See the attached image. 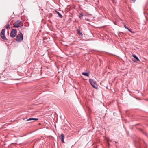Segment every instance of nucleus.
Returning a JSON list of instances; mask_svg holds the SVG:
<instances>
[{
	"mask_svg": "<svg viewBox=\"0 0 148 148\" xmlns=\"http://www.w3.org/2000/svg\"><path fill=\"white\" fill-rule=\"evenodd\" d=\"M5 29H3L1 31L0 33V36L1 38L4 40H7V39L5 36Z\"/></svg>",
	"mask_w": 148,
	"mask_h": 148,
	"instance_id": "obj_5",
	"label": "nucleus"
},
{
	"mask_svg": "<svg viewBox=\"0 0 148 148\" xmlns=\"http://www.w3.org/2000/svg\"><path fill=\"white\" fill-rule=\"evenodd\" d=\"M77 33L79 35H80L81 36H83V35L82 33L80 31L79 29H77Z\"/></svg>",
	"mask_w": 148,
	"mask_h": 148,
	"instance_id": "obj_9",
	"label": "nucleus"
},
{
	"mask_svg": "<svg viewBox=\"0 0 148 148\" xmlns=\"http://www.w3.org/2000/svg\"><path fill=\"white\" fill-rule=\"evenodd\" d=\"M38 120V118H29L27 119V121H32V120Z\"/></svg>",
	"mask_w": 148,
	"mask_h": 148,
	"instance_id": "obj_8",
	"label": "nucleus"
},
{
	"mask_svg": "<svg viewBox=\"0 0 148 148\" xmlns=\"http://www.w3.org/2000/svg\"><path fill=\"white\" fill-rule=\"evenodd\" d=\"M127 29L130 32L132 33H134V32H133L130 29H129V28H128V29Z\"/></svg>",
	"mask_w": 148,
	"mask_h": 148,
	"instance_id": "obj_14",
	"label": "nucleus"
},
{
	"mask_svg": "<svg viewBox=\"0 0 148 148\" xmlns=\"http://www.w3.org/2000/svg\"><path fill=\"white\" fill-rule=\"evenodd\" d=\"M82 75H84L86 76H89V73H88L86 72H83L82 73Z\"/></svg>",
	"mask_w": 148,
	"mask_h": 148,
	"instance_id": "obj_10",
	"label": "nucleus"
},
{
	"mask_svg": "<svg viewBox=\"0 0 148 148\" xmlns=\"http://www.w3.org/2000/svg\"><path fill=\"white\" fill-rule=\"evenodd\" d=\"M17 33V30L16 29H12L10 33V36L12 38L14 37Z\"/></svg>",
	"mask_w": 148,
	"mask_h": 148,
	"instance_id": "obj_4",
	"label": "nucleus"
},
{
	"mask_svg": "<svg viewBox=\"0 0 148 148\" xmlns=\"http://www.w3.org/2000/svg\"><path fill=\"white\" fill-rule=\"evenodd\" d=\"M84 16L83 14L82 13H81L80 14L79 16V18L80 19H81L82 17Z\"/></svg>",
	"mask_w": 148,
	"mask_h": 148,
	"instance_id": "obj_11",
	"label": "nucleus"
},
{
	"mask_svg": "<svg viewBox=\"0 0 148 148\" xmlns=\"http://www.w3.org/2000/svg\"><path fill=\"white\" fill-rule=\"evenodd\" d=\"M50 16H52V14H50Z\"/></svg>",
	"mask_w": 148,
	"mask_h": 148,
	"instance_id": "obj_16",
	"label": "nucleus"
},
{
	"mask_svg": "<svg viewBox=\"0 0 148 148\" xmlns=\"http://www.w3.org/2000/svg\"><path fill=\"white\" fill-rule=\"evenodd\" d=\"M23 39V35L21 33H20V34H18L16 38V41L19 42H21Z\"/></svg>",
	"mask_w": 148,
	"mask_h": 148,
	"instance_id": "obj_2",
	"label": "nucleus"
},
{
	"mask_svg": "<svg viewBox=\"0 0 148 148\" xmlns=\"http://www.w3.org/2000/svg\"><path fill=\"white\" fill-rule=\"evenodd\" d=\"M23 23L22 21L18 20L15 21L13 24V27L15 28H18L23 26Z\"/></svg>",
	"mask_w": 148,
	"mask_h": 148,
	"instance_id": "obj_1",
	"label": "nucleus"
},
{
	"mask_svg": "<svg viewBox=\"0 0 148 148\" xmlns=\"http://www.w3.org/2000/svg\"><path fill=\"white\" fill-rule=\"evenodd\" d=\"M57 13L58 14L59 16L60 17V18H62L63 16L62 15L58 12H57Z\"/></svg>",
	"mask_w": 148,
	"mask_h": 148,
	"instance_id": "obj_12",
	"label": "nucleus"
},
{
	"mask_svg": "<svg viewBox=\"0 0 148 148\" xmlns=\"http://www.w3.org/2000/svg\"><path fill=\"white\" fill-rule=\"evenodd\" d=\"M124 27L126 29H128V28L127 27L126 25H124Z\"/></svg>",
	"mask_w": 148,
	"mask_h": 148,
	"instance_id": "obj_15",
	"label": "nucleus"
},
{
	"mask_svg": "<svg viewBox=\"0 0 148 148\" xmlns=\"http://www.w3.org/2000/svg\"><path fill=\"white\" fill-rule=\"evenodd\" d=\"M10 27V25L9 24V23L7 24V25L6 26V27H5L6 29H8V28Z\"/></svg>",
	"mask_w": 148,
	"mask_h": 148,
	"instance_id": "obj_13",
	"label": "nucleus"
},
{
	"mask_svg": "<svg viewBox=\"0 0 148 148\" xmlns=\"http://www.w3.org/2000/svg\"><path fill=\"white\" fill-rule=\"evenodd\" d=\"M89 81L90 84L95 89L97 88V86L95 82L92 79H89Z\"/></svg>",
	"mask_w": 148,
	"mask_h": 148,
	"instance_id": "obj_3",
	"label": "nucleus"
},
{
	"mask_svg": "<svg viewBox=\"0 0 148 148\" xmlns=\"http://www.w3.org/2000/svg\"><path fill=\"white\" fill-rule=\"evenodd\" d=\"M107 140L108 141H110V139H107Z\"/></svg>",
	"mask_w": 148,
	"mask_h": 148,
	"instance_id": "obj_17",
	"label": "nucleus"
},
{
	"mask_svg": "<svg viewBox=\"0 0 148 148\" xmlns=\"http://www.w3.org/2000/svg\"><path fill=\"white\" fill-rule=\"evenodd\" d=\"M132 56L134 57V58L135 59L134 60H133L134 62H137V61H139V58L137 57L136 55L134 54H133L132 55Z\"/></svg>",
	"mask_w": 148,
	"mask_h": 148,
	"instance_id": "obj_6",
	"label": "nucleus"
},
{
	"mask_svg": "<svg viewBox=\"0 0 148 148\" xmlns=\"http://www.w3.org/2000/svg\"><path fill=\"white\" fill-rule=\"evenodd\" d=\"M60 137L61 141L63 143H64L65 142L64 140V134L62 133L60 135Z\"/></svg>",
	"mask_w": 148,
	"mask_h": 148,
	"instance_id": "obj_7",
	"label": "nucleus"
}]
</instances>
